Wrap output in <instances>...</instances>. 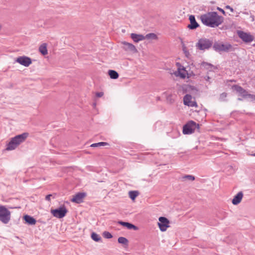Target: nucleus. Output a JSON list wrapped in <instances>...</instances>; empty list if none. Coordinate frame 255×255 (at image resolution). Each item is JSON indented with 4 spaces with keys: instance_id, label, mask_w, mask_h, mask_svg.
Segmentation results:
<instances>
[{
    "instance_id": "obj_14",
    "label": "nucleus",
    "mask_w": 255,
    "mask_h": 255,
    "mask_svg": "<svg viewBox=\"0 0 255 255\" xmlns=\"http://www.w3.org/2000/svg\"><path fill=\"white\" fill-rule=\"evenodd\" d=\"M189 20L190 21V24L188 26V27L190 29H194L197 28L199 25L198 23L196 22L195 16L193 15H191L189 16Z\"/></svg>"
},
{
    "instance_id": "obj_36",
    "label": "nucleus",
    "mask_w": 255,
    "mask_h": 255,
    "mask_svg": "<svg viewBox=\"0 0 255 255\" xmlns=\"http://www.w3.org/2000/svg\"><path fill=\"white\" fill-rule=\"evenodd\" d=\"M118 223H119V224H120V225H121L123 226H125V224H126V222H123V221H119V222H118Z\"/></svg>"
},
{
    "instance_id": "obj_20",
    "label": "nucleus",
    "mask_w": 255,
    "mask_h": 255,
    "mask_svg": "<svg viewBox=\"0 0 255 255\" xmlns=\"http://www.w3.org/2000/svg\"><path fill=\"white\" fill-rule=\"evenodd\" d=\"M192 97L190 95L187 94L183 98L184 104L188 106L192 101Z\"/></svg>"
},
{
    "instance_id": "obj_39",
    "label": "nucleus",
    "mask_w": 255,
    "mask_h": 255,
    "mask_svg": "<svg viewBox=\"0 0 255 255\" xmlns=\"http://www.w3.org/2000/svg\"><path fill=\"white\" fill-rule=\"evenodd\" d=\"M238 100H239V101H242V99H241V98H238Z\"/></svg>"
},
{
    "instance_id": "obj_30",
    "label": "nucleus",
    "mask_w": 255,
    "mask_h": 255,
    "mask_svg": "<svg viewBox=\"0 0 255 255\" xmlns=\"http://www.w3.org/2000/svg\"><path fill=\"white\" fill-rule=\"evenodd\" d=\"M247 98H250L251 101H255V95L248 94Z\"/></svg>"
},
{
    "instance_id": "obj_24",
    "label": "nucleus",
    "mask_w": 255,
    "mask_h": 255,
    "mask_svg": "<svg viewBox=\"0 0 255 255\" xmlns=\"http://www.w3.org/2000/svg\"><path fill=\"white\" fill-rule=\"evenodd\" d=\"M109 145L108 143H107V142H100L98 143H93L91 145V146L95 147H98V146H105V145Z\"/></svg>"
},
{
    "instance_id": "obj_4",
    "label": "nucleus",
    "mask_w": 255,
    "mask_h": 255,
    "mask_svg": "<svg viewBox=\"0 0 255 255\" xmlns=\"http://www.w3.org/2000/svg\"><path fill=\"white\" fill-rule=\"evenodd\" d=\"M213 45V42L212 40L206 38H201L196 43L195 46L197 49L205 51L209 49Z\"/></svg>"
},
{
    "instance_id": "obj_32",
    "label": "nucleus",
    "mask_w": 255,
    "mask_h": 255,
    "mask_svg": "<svg viewBox=\"0 0 255 255\" xmlns=\"http://www.w3.org/2000/svg\"><path fill=\"white\" fill-rule=\"evenodd\" d=\"M96 95L97 97H99V98L102 97L104 95V93L103 92H98L96 93Z\"/></svg>"
},
{
    "instance_id": "obj_41",
    "label": "nucleus",
    "mask_w": 255,
    "mask_h": 255,
    "mask_svg": "<svg viewBox=\"0 0 255 255\" xmlns=\"http://www.w3.org/2000/svg\"><path fill=\"white\" fill-rule=\"evenodd\" d=\"M93 105H94V106H96V104H95V103H94V104H93Z\"/></svg>"
},
{
    "instance_id": "obj_33",
    "label": "nucleus",
    "mask_w": 255,
    "mask_h": 255,
    "mask_svg": "<svg viewBox=\"0 0 255 255\" xmlns=\"http://www.w3.org/2000/svg\"><path fill=\"white\" fill-rule=\"evenodd\" d=\"M217 9L218 10H219L220 11H221L224 15H226V12L225 11V10L224 9H223L222 8H221L219 7H217Z\"/></svg>"
},
{
    "instance_id": "obj_1",
    "label": "nucleus",
    "mask_w": 255,
    "mask_h": 255,
    "mask_svg": "<svg viewBox=\"0 0 255 255\" xmlns=\"http://www.w3.org/2000/svg\"><path fill=\"white\" fill-rule=\"evenodd\" d=\"M200 19L202 23L210 27L215 28L221 24L224 20L222 16L218 15L217 12H209L201 15Z\"/></svg>"
},
{
    "instance_id": "obj_7",
    "label": "nucleus",
    "mask_w": 255,
    "mask_h": 255,
    "mask_svg": "<svg viewBox=\"0 0 255 255\" xmlns=\"http://www.w3.org/2000/svg\"><path fill=\"white\" fill-rule=\"evenodd\" d=\"M67 212V210L64 206L60 207L57 209L51 210V213L53 216L57 218L64 217Z\"/></svg>"
},
{
    "instance_id": "obj_28",
    "label": "nucleus",
    "mask_w": 255,
    "mask_h": 255,
    "mask_svg": "<svg viewBox=\"0 0 255 255\" xmlns=\"http://www.w3.org/2000/svg\"><path fill=\"white\" fill-rule=\"evenodd\" d=\"M103 236L105 238L111 239L113 237L112 235L109 232L105 231L103 233Z\"/></svg>"
},
{
    "instance_id": "obj_37",
    "label": "nucleus",
    "mask_w": 255,
    "mask_h": 255,
    "mask_svg": "<svg viewBox=\"0 0 255 255\" xmlns=\"http://www.w3.org/2000/svg\"><path fill=\"white\" fill-rule=\"evenodd\" d=\"M205 79L206 80V81H209V80L210 79V78L209 76H206L205 77Z\"/></svg>"
},
{
    "instance_id": "obj_17",
    "label": "nucleus",
    "mask_w": 255,
    "mask_h": 255,
    "mask_svg": "<svg viewBox=\"0 0 255 255\" xmlns=\"http://www.w3.org/2000/svg\"><path fill=\"white\" fill-rule=\"evenodd\" d=\"M23 219L26 223L30 225H34L36 223V220L33 217L28 215L24 216Z\"/></svg>"
},
{
    "instance_id": "obj_18",
    "label": "nucleus",
    "mask_w": 255,
    "mask_h": 255,
    "mask_svg": "<svg viewBox=\"0 0 255 255\" xmlns=\"http://www.w3.org/2000/svg\"><path fill=\"white\" fill-rule=\"evenodd\" d=\"M108 74L110 78L113 79H117L119 78V76L118 73L113 70H109L108 71Z\"/></svg>"
},
{
    "instance_id": "obj_6",
    "label": "nucleus",
    "mask_w": 255,
    "mask_h": 255,
    "mask_svg": "<svg viewBox=\"0 0 255 255\" xmlns=\"http://www.w3.org/2000/svg\"><path fill=\"white\" fill-rule=\"evenodd\" d=\"M199 125L196 124L193 121H190L184 126L183 128V133L184 134H191L193 133L195 130L199 129Z\"/></svg>"
},
{
    "instance_id": "obj_19",
    "label": "nucleus",
    "mask_w": 255,
    "mask_h": 255,
    "mask_svg": "<svg viewBox=\"0 0 255 255\" xmlns=\"http://www.w3.org/2000/svg\"><path fill=\"white\" fill-rule=\"evenodd\" d=\"M39 50L43 55H46L48 53L46 44L43 43L41 45L39 48Z\"/></svg>"
},
{
    "instance_id": "obj_25",
    "label": "nucleus",
    "mask_w": 255,
    "mask_h": 255,
    "mask_svg": "<svg viewBox=\"0 0 255 255\" xmlns=\"http://www.w3.org/2000/svg\"><path fill=\"white\" fill-rule=\"evenodd\" d=\"M92 239L96 242L100 241L101 240L100 236L95 233H93L91 235Z\"/></svg>"
},
{
    "instance_id": "obj_38",
    "label": "nucleus",
    "mask_w": 255,
    "mask_h": 255,
    "mask_svg": "<svg viewBox=\"0 0 255 255\" xmlns=\"http://www.w3.org/2000/svg\"><path fill=\"white\" fill-rule=\"evenodd\" d=\"M180 77L184 78L185 77V75L184 74L180 73Z\"/></svg>"
},
{
    "instance_id": "obj_12",
    "label": "nucleus",
    "mask_w": 255,
    "mask_h": 255,
    "mask_svg": "<svg viewBox=\"0 0 255 255\" xmlns=\"http://www.w3.org/2000/svg\"><path fill=\"white\" fill-rule=\"evenodd\" d=\"M86 194L84 192H79L73 196L71 201L72 202L80 203L83 202V200L86 196Z\"/></svg>"
},
{
    "instance_id": "obj_3",
    "label": "nucleus",
    "mask_w": 255,
    "mask_h": 255,
    "mask_svg": "<svg viewBox=\"0 0 255 255\" xmlns=\"http://www.w3.org/2000/svg\"><path fill=\"white\" fill-rule=\"evenodd\" d=\"M213 48L215 51L219 53L229 52L234 50L233 46L229 43H223V42L217 41L214 43Z\"/></svg>"
},
{
    "instance_id": "obj_2",
    "label": "nucleus",
    "mask_w": 255,
    "mask_h": 255,
    "mask_svg": "<svg viewBox=\"0 0 255 255\" xmlns=\"http://www.w3.org/2000/svg\"><path fill=\"white\" fill-rule=\"evenodd\" d=\"M29 133L28 132H24L11 138L9 142L6 144V150H12L15 149L19 145L25 141Z\"/></svg>"
},
{
    "instance_id": "obj_9",
    "label": "nucleus",
    "mask_w": 255,
    "mask_h": 255,
    "mask_svg": "<svg viewBox=\"0 0 255 255\" xmlns=\"http://www.w3.org/2000/svg\"><path fill=\"white\" fill-rule=\"evenodd\" d=\"M238 35L239 37L246 43L251 42L254 39V36L251 34L243 31H238Z\"/></svg>"
},
{
    "instance_id": "obj_5",
    "label": "nucleus",
    "mask_w": 255,
    "mask_h": 255,
    "mask_svg": "<svg viewBox=\"0 0 255 255\" xmlns=\"http://www.w3.org/2000/svg\"><path fill=\"white\" fill-rule=\"evenodd\" d=\"M10 219V212L4 206H0V221L7 224Z\"/></svg>"
},
{
    "instance_id": "obj_21",
    "label": "nucleus",
    "mask_w": 255,
    "mask_h": 255,
    "mask_svg": "<svg viewBox=\"0 0 255 255\" xmlns=\"http://www.w3.org/2000/svg\"><path fill=\"white\" fill-rule=\"evenodd\" d=\"M118 241L119 243H120L121 244H122L124 245H126V246H127L128 245V240L125 237H119L118 238Z\"/></svg>"
},
{
    "instance_id": "obj_15",
    "label": "nucleus",
    "mask_w": 255,
    "mask_h": 255,
    "mask_svg": "<svg viewBox=\"0 0 255 255\" xmlns=\"http://www.w3.org/2000/svg\"><path fill=\"white\" fill-rule=\"evenodd\" d=\"M243 197L242 192H239L232 200L233 204L236 205L239 204L241 202Z\"/></svg>"
},
{
    "instance_id": "obj_40",
    "label": "nucleus",
    "mask_w": 255,
    "mask_h": 255,
    "mask_svg": "<svg viewBox=\"0 0 255 255\" xmlns=\"http://www.w3.org/2000/svg\"><path fill=\"white\" fill-rule=\"evenodd\" d=\"M254 47H255V43L253 45Z\"/></svg>"
},
{
    "instance_id": "obj_29",
    "label": "nucleus",
    "mask_w": 255,
    "mask_h": 255,
    "mask_svg": "<svg viewBox=\"0 0 255 255\" xmlns=\"http://www.w3.org/2000/svg\"><path fill=\"white\" fill-rule=\"evenodd\" d=\"M227 97V94L226 93H223L220 95L219 100L220 101H226Z\"/></svg>"
},
{
    "instance_id": "obj_34",
    "label": "nucleus",
    "mask_w": 255,
    "mask_h": 255,
    "mask_svg": "<svg viewBox=\"0 0 255 255\" xmlns=\"http://www.w3.org/2000/svg\"><path fill=\"white\" fill-rule=\"evenodd\" d=\"M52 196V195L51 194H49V195H47L45 197V199L47 200V201H50V198Z\"/></svg>"
},
{
    "instance_id": "obj_22",
    "label": "nucleus",
    "mask_w": 255,
    "mask_h": 255,
    "mask_svg": "<svg viewBox=\"0 0 255 255\" xmlns=\"http://www.w3.org/2000/svg\"><path fill=\"white\" fill-rule=\"evenodd\" d=\"M128 195L130 199L134 200L135 198L138 196V192L136 191H130L128 193Z\"/></svg>"
},
{
    "instance_id": "obj_27",
    "label": "nucleus",
    "mask_w": 255,
    "mask_h": 255,
    "mask_svg": "<svg viewBox=\"0 0 255 255\" xmlns=\"http://www.w3.org/2000/svg\"><path fill=\"white\" fill-rule=\"evenodd\" d=\"M182 180L188 179L189 180L193 181L195 180V177L191 175H186L182 177Z\"/></svg>"
},
{
    "instance_id": "obj_10",
    "label": "nucleus",
    "mask_w": 255,
    "mask_h": 255,
    "mask_svg": "<svg viewBox=\"0 0 255 255\" xmlns=\"http://www.w3.org/2000/svg\"><path fill=\"white\" fill-rule=\"evenodd\" d=\"M15 61L25 67L29 66L32 63L31 58L25 56H19L17 57L15 60Z\"/></svg>"
},
{
    "instance_id": "obj_35",
    "label": "nucleus",
    "mask_w": 255,
    "mask_h": 255,
    "mask_svg": "<svg viewBox=\"0 0 255 255\" xmlns=\"http://www.w3.org/2000/svg\"><path fill=\"white\" fill-rule=\"evenodd\" d=\"M225 7L226 9H230L231 12L234 11V9L232 7H231L230 5H227V6H226Z\"/></svg>"
},
{
    "instance_id": "obj_26",
    "label": "nucleus",
    "mask_w": 255,
    "mask_h": 255,
    "mask_svg": "<svg viewBox=\"0 0 255 255\" xmlns=\"http://www.w3.org/2000/svg\"><path fill=\"white\" fill-rule=\"evenodd\" d=\"M145 39H156L157 36L155 34L153 33H150L146 34L145 36Z\"/></svg>"
},
{
    "instance_id": "obj_8",
    "label": "nucleus",
    "mask_w": 255,
    "mask_h": 255,
    "mask_svg": "<svg viewBox=\"0 0 255 255\" xmlns=\"http://www.w3.org/2000/svg\"><path fill=\"white\" fill-rule=\"evenodd\" d=\"M169 221L165 217H160L159 218L158 225L159 229L162 232H165L169 227Z\"/></svg>"
},
{
    "instance_id": "obj_13",
    "label": "nucleus",
    "mask_w": 255,
    "mask_h": 255,
    "mask_svg": "<svg viewBox=\"0 0 255 255\" xmlns=\"http://www.w3.org/2000/svg\"><path fill=\"white\" fill-rule=\"evenodd\" d=\"M123 43L125 46L124 48L126 50L129 51L133 53H136L137 52L135 46L132 44L127 42H124Z\"/></svg>"
},
{
    "instance_id": "obj_31",
    "label": "nucleus",
    "mask_w": 255,
    "mask_h": 255,
    "mask_svg": "<svg viewBox=\"0 0 255 255\" xmlns=\"http://www.w3.org/2000/svg\"><path fill=\"white\" fill-rule=\"evenodd\" d=\"M188 106L192 107H197V103H196V102L191 101V102H190V103L188 105Z\"/></svg>"
},
{
    "instance_id": "obj_16",
    "label": "nucleus",
    "mask_w": 255,
    "mask_h": 255,
    "mask_svg": "<svg viewBox=\"0 0 255 255\" xmlns=\"http://www.w3.org/2000/svg\"><path fill=\"white\" fill-rule=\"evenodd\" d=\"M130 37L135 42H138L145 39V37L143 35L135 33H131L130 34Z\"/></svg>"
},
{
    "instance_id": "obj_23",
    "label": "nucleus",
    "mask_w": 255,
    "mask_h": 255,
    "mask_svg": "<svg viewBox=\"0 0 255 255\" xmlns=\"http://www.w3.org/2000/svg\"><path fill=\"white\" fill-rule=\"evenodd\" d=\"M124 227H127L128 229L129 230L133 229L135 231L138 230V228L136 226L128 222H126Z\"/></svg>"
},
{
    "instance_id": "obj_11",
    "label": "nucleus",
    "mask_w": 255,
    "mask_h": 255,
    "mask_svg": "<svg viewBox=\"0 0 255 255\" xmlns=\"http://www.w3.org/2000/svg\"><path fill=\"white\" fill-rule=\"evenodd\" d=\"M232 89L235 90L237 93H238L241 96H242L244 98H247L248 93V92L244 89L242 87L240 86L235 85L232 86Z\"/></svg>"
}]
</instances>
